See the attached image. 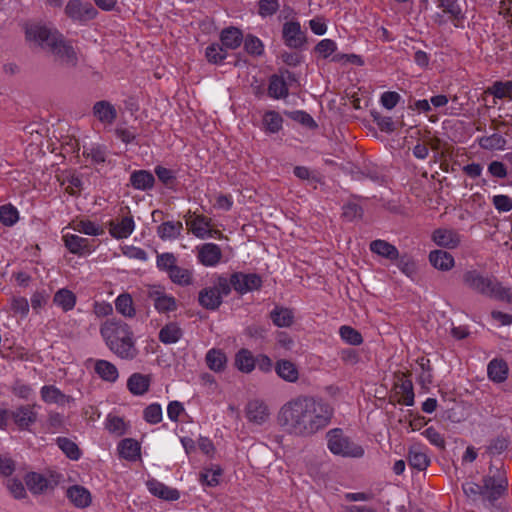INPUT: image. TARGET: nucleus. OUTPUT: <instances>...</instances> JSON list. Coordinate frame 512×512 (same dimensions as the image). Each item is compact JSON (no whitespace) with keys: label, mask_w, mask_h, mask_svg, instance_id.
Listing matches in <instances>:
<instances>
[{"label":"nucleus","mask_w":512,"mask_h":512,"mask_svg":"<svg viewBox=\"0 0 512 512\" xmlns=\"http://www.w3.org/2000/svg\"><path fill=\"white\" fill-rule=\"evenodd\" d=\"M333 416L334 408L324 399L300 395L280 408L277 421L290 435L308 438L324 430Z\"/></svg>","instance_id":"1"},{"label":"nucleus","mask_w":512,"mask_h":512,"mask_svg":"<svg viewBox=\"0 0 512 512\" xmlns=\"http://www.w3.org/2000/svg\"><path fill=\"white\" fill-rule=\"evenodd\" d=\"M25 39L31 44L48 50L54 56L55 61L62 65L75 67L78 63V55L72 42L67 40L56 28L40 23L27 24Z\"/></svg>","instance_id":"2"},{"label":"nucleus","mask_w":512,"mask_h":512,"mask_svg":"<svg viewBox=\"0 0 512 512\" xmlns=\"http://www.w3.org/2000/svg\"><path fill=\"white\" fill-rule=\"evenodd\" d=\"M100 334L109 350L120 359L133 360L138 356L134 332L130 325L122 320L105 321L100 327Z\"/></svg>","instance_id":"3"},{"label":"nucleus","mask_w":512,"mask_h":512,"mask_svg":"<svg viewBox=\"0 0 512 512\" xmlns=\"http://www.w3.org/2000/svg\"><path fill=\"white\" fill-rule=\"evenodd\" d=\"M462 281L468 289L478 294L512 303V289L503 287L495 278L484 276L475 269L465 271Z\"/></svg>","instance_id":"4"},{"label":"nucleus","mask_w":512,"mask_h":512,"mask_svg":"<svg viewBox=\"0 0 512 512\" xmlns=\"http://www.w3.org/2000/svg\"><path fill=\"white\" fill-rule=\"evenodd\" d=\"M507 479L499 476L497 479L489 477L484 480V485L480 486L473 482H467L463 485V491L472 499L480 495L488 501H495L500 498L507 490Z\"/></svg>","instance_id":"5"},{"label":"nucleus","mask_w":512,"mask_h":512,"mask_svg":"<svg viewBox=\"0 0 512 512\" xmlns=\"http://www.w3.org/2000/svg\"><path fill=\"white\" fill-rule=\"evenodd\" d=\"M60 480L61 475L52 470L30 472L25 476V484L34 495L52 491L60 483Z\"/></svg>","instance_id":"6"},{"label":"nucleus","mask_w":512,"mask_h":512,"mask_svg":"<svg viewBox=\"0 0 512 512\" xmlns=\"http://www.w3.org/2000/svg\"><path fill=\"white\" fill-rule=\"evenodd\" d=\"M146 296L160 314L172 313L178 309L177 299L173 295L168 294L162 286H148Z\"/></svg>","instance_id":"7"},{"label":"nucleus","mask_w":512,"mask_h":512,"mask_svg":"<svg viewBox=\"0 0 512 512\" xmlns=\"http://www.w3.org/2000/svg\"><path fill=\"white\" fill-rule=\"evenodd\" d=\"M62 241L70 253L78 256L89 255L98 246V241L95 239H88L71 233L63 234Z\"/></svg>","instance_id":"8"},{"label":"nucleus","mask_w":512,"mask_h":512,"mask_svg":"<svg viewBox=\"0 0 512 512\" xmlns=\"http://www.w3.org/2000/svg\"><path fill=\"white\" fill-rule=\"evenodd\" d=\"M262 284V277L256 273L234 272L232 274V287L239 294L259 290Z\"/></svg>","instance_id":"9"},{"label":"nucleus","mask_w":512,"mask_h":512,"mask_svg":"<svg viewBox=\"0 0 512 512\" xmlns=\"http://www.w3.org/2000/svg\"><path fill=\"white\" fill-rule=\"evenodd\" d=\"M97 10L89 2L81 0H69L65 7V14L74 21L84 22L92 20L97 15Z\"/></svg>","instance_id":"10"},{"label":"nucleus","mask_w":512,"mask_h":512,"mask_svg":"<svg viewBox=\"0 0 512 512\" xmlns=\"http://www.w3.org/2000/svg\"><path fill=\"white\" fill-rule=\"evenodd\" d=\"M409 376V372H402L394 385V397L396 401L405 406H412L414 404L413 384Z\"/></svg>","instance_id":"11"},{"label":"nucleus","mask_w":512,"mask_h":512,"mask_svg":"<svg viewBox=\"0 0 512 512\" xmlns=\"http://www.w3.org/2000/svg\"><path fill=\"white\" fill-rule=\"evenodd\" d=\"M245 417L253 425H263L270 417L269 407L262 400H250L245 406Z\"/></svg>","instance_id":"12"},{"label":"nucleus","mask_w":512,"mask_h":512,"mask_svg":"<svg viewBox=\"0 0 512 512\" xmlns=\"http://www.w3.org/2000/svg\"><path fill=\"white\" fill-rule=\"evenodd\" d=\"M185 218L188 231L199 239H206L209 228L213 226L212 219L203 214L191 213V211Z\"/></svg>","instance_id":"13"},{"label":"nucleus","mask_w":512,"mask_h":512,"mask_svg":"<svg viewBox=\"0 0 512 512\" xmlns=\"http://www.w3.org/2000/svg\"><path fill=\"white\" fill-rule=\"evenodd\" d=\"M11 412L12 422L20 430H28L37 421L35 405H21Z\"/></svg>","instance_id":"14"},{"label":"nucleus","mask_w":512,"mask_h":512,"mask_svg":"<svg viewBox=\"0 0 512 512\" xmlns=\"http://www.w3.org/2000/svg\"><path fill=\"white\" fill-rule=\"evenodd\" d=\"M197 259L206 267L217 266L222 259V250L215 243H205L197 247Z\"/></svg>","instance_id":"15"},{"label":"nucleus","mask_w":512,"mask_h":512,"mask_svg":"<svg viewBox=\"0 0 512 512\" xmlns=\"http://www.w3.org/2000/svg\"><path fill=\"white\" fill-rule=\"evenodd\" d=\"M431 238L436 245L447 249H454L461 242L460 234L452 228L435 229Z\"/></svg>","instance_id":"16"},{"label":"nucleus","mask_w":512,"mask_h":512,"mask_svg":"<svg viewBox=\"0 0 512 512\" xmlns=\"http://www.w3.org/2000/svg\"><path fill=\"white\" fill-rule=\"evenodd\" d=\"M135 223L131 215L122 216L111 220L108 223V230L112 237L124 239L129 237L134 231Z\"/></svg>","instance_id":"17"},{"label":"nucleus","mask_w":512,"mask_h":512,"mask_svg":"<svg viewBox=\"0 0 512 512\" xmlns=\"http://www.w3.org/2000/svg\"><path fill=\"white\" fill-rule=\"evenodd\" d=\"M40 396L46 404H56L58 406L69 405L74 402V398L63 393L55 385H44L40 389Z\"/></svg>","instance_id":"18"},{"label":"nucleus","mask_w":512,"mask_h":512,"mask_svg":"<svg viewBox=\"0 0 512 512\" xmlns=\"http://www.w3.org/2000/svg\"><path fill=\"white\" fill-rule=\"evenodd\" d=\"M66 497L76 508L84 509L91 505L92 494L82 485H72L66 490Z\"/></svg>","instance_id":"19"},{"label":"nucleus","mask_w":512,"mask_h":512,"mask_svg":"<svg viewBox=\"0 0 512 512\" xmlns=\"http://www.w3.org/2000/svg\"><path fill=\"white\" fill-rule=\"evenodd\" d=\"M146 487L153 496L164 501H177L180 498V492L176 488L167 486L157 479H149Z\"/></svg>","instance_id":"20"},{"label":"nucleus","mask_w":512,"mask_h":512,"mask_svg":"<svg viewBox=\"0 0 512 512\" xmlns=\"http://www.w3.org/2000/svg\"><path fill=\"white\" fill-rule=\"evenodd\" d=\"M284 43L291 48H299L305 42L304 33L299 22L290 21L283 25Z\"/></svg>","instance_id":"21"},{"label":"nucleus","mask_w":512,"mask_h":512,"mask_svg":"<svg viewBox=\"0 0 512 512\" xmlns=\"http://www.w3.org/2000/svg\"><path fill=\"white\" fill-rule=\"evenodd\" d=\"M68 228L88 236H101L104 234V229L100 224L85 217H75L69 222Z\"/></svg>","instance_id":"22"},{"label":"nucleus","mask_w":512,"mask_h":512,"mask_svg":"<svg viewBox=\"0 0 512 512\" xmlns=\"http://www.w3.org/2000/svg\"><path fill=\"white\" fill-rule=\"evenodd\" d=\"M93 115L104 125H112L117 118V110L109 101L101 100L94 104Z\"/></svg>","instance_id":"23"},{"label":"nucleus","mask_w":512,"mask_h":512,"mask_svg":"<svg viewBox=\"0 0 512 512\" xmlns=\"http://www.w3.org/2000/svg\"><path fill=\"white\" fill-rule=\"evenodd\" d=\"M437 7L440 8L444 14H447L449 20L455 27H460L464 20V14L457 0H437Z\"/></svg>","instance_id":"24"},{"label":"nucleus","mask_w":512,"mask_h":512,"mask_svg":"<svg viewBox=\"0 0 512 512\" xmlns=\"http://www.w3.org/2000/svg\"><path fill=\"white\" fill-rule=\"evenodd\" d=\"M151 377L141 373H133L127 380V389L135 396H142L149 391Z\"/></svg>","instance_id":"25"},{"label":"nucleus","mask_w":512,"mask_h":512,"mask_svg":"<svg viewBox=\"0 0 512 512\" xmlns=\"http://www.w3.org/2000/svg\"><path fill=\"white\" fill-rule=\"evenodd\" d=\"M223 469L217 464L205 466L199 474V481L203 486L216 487L221 483Z\"/></svg>","instance_id":"26"},{"label":"nucleus","mask_w":512,"mask_h":512,"mask_svg":"<svg viewBox=\"0 0 512 512\" xmlns=\"http://www.w3.org/2000/svg\"><path fill=\"white\" fill-rule=\"evenodd\" d=\"M183 231V224L181 221H165L161 223L156 233L158 237L163 241H171L181 236Z\"/></svg>","instance_id":"27"},{"label":"nucleus","mask_w":512,"mask_h":512,"mask_svg":"<svg viewBox=\"0 0 512 512\" xmlns=\"http://www.w3.org/2000/svg\"><path fill=\"white\" fill-rule=\"evenodd\" d=\"M509 373L508 364L503 359H493L487 367L488 378L495 383H503Z\"/></svg>","instance_id":"28"},{"label":"nucleus","mask_w":512,"mask_h":512,"mask_svg":"<svg viewBox=\"0 0 512 512\" xmlns=\"http://www.w3.org/2000/svg\"><path fill=\"white\" fill-rule=\"evenodd\" d=\"M327 448H349L353 445L350 436L341 428H333L326 433Z\"/></svg>","instance_id":"29"},{"label":"nucleus","mask_w":512,"mask_h":512,"mask_svg":"<svg viewBox=\"0 0 512 512\" xmlns=\"http://www.w3.org/2000/svg\"><path fill=\"white\" fill-rule=\"evenodd\" d=\"M429 261L434 268L442 271L451 270L455 264L453 256L444 250L431 251Z\"/></svg>","instance_id":"30"},{"label":"nucleus","mask_w":512,"mask_h":512,"mask_svg":"<svg viewBox=\"0 0 512 512\" xmlns=\"http://www.w3.org/2000/svg\"><path fill=\"white\" fill-rule=\"evenodd\" d=\"M105 428L109 433L121 437L129 432L130 422L123 417L110 413L107 415Z\"/></svg>","instance_id":"31"},{"label":"nucleus","mask_w":512,"mask_h":512,"mask_svg":"<svg viewBox=\"0 0 512 512\" xmlns=\"http://www.w3.org/2000/svg\"><path fill=\"white\" fill-rule=\"evenodd\" d=\"M198 302L205 309L216 310L221 305L222 298L216 289L206 287L199 292Z\"/></svg>","instance_id":"32"},{"label":"nucleus","mask_w":512,"mask_h":512,"mask_svg":"<svg viewBox=\"0 0 512 512\" xmlns=\"http://www.w3.org/2000/svg\"><path fill=\"white\" fill-rule=\"evenodd\" d=\"M370 250L371 252L391 261L396 260L399 256V251L394 245L381 239L372 241L370 243Z\"/></svg>","instance_id":"33"},{"label":"nucleus","mask_w":512,"mask_h":512,"mask_svg":"<svg viewBox=\"0 0 512 512\" xmlns=\"http://www.w3.org/2000/svg\"><path fill=\"white\" fill-rule=\"evenodd\" d=\"M77 297L74 292L67 288H61L54 294L53 303L60 307L64 312L74 309Z\"/></svg>","instance_id":"34"},{"label":"nucleus","mask_w":512,"mask_h":512,"mask_svg":"<svg viewBox=\"0 0 512 512\" xmlns=\"http://www.w3.org/2000/svg\"><path fill=\"white\" fill-rule=\"evenodd\" d=\"M275 371L280 378L287 382L294 383L299 378L297 367L289 360L282 359L277 361Z\"/></svg>","instance_id":"35"},{"label":"nucleus","mask_w":512,"mask_h":512,"mask_svg":"<svg viewBox=\"0 0 512 512\" xmlns=\"http://www.w3.org/2000/svg\"><path fill=\"white\" fill-rule=\"evenodd\" d=\"M131 185L138 190H149L154 186L153 174L146 170L134 171L130 176Z\"/></svg>","instance_id":"36"},{"label":"nucleus","mask_w":512,"mask_h":512,"mask_svg":"<svg viewBox=\"0 0 512 512\" xmlns=\"http://www.w3.org/2000/svg\"><path fill=\"white\" fill-rule=\"evenodd\" d=\"M255 359L251 351L242 348L235 355V366L243 373H251L256 367Z\"/></svg>","instance_id":"37"},{"label":"nucleus","mask_w":512,"mask_h":512,"mask_svg":"<svg viewBox=\"0 0 512 512\" xmlns=\"http://www.w3.org/2000/svg\"><path fill=\"white\" fill-rule=\"evenodd\" d=\"M94 369L99 377L107 382L113 383L119 377L117 367L107 360H97Z\"/></svg>","instance_id":"38"},{"label":"nucleus","mask_w":512,"mask_h":512,"mask_svg":"<svg viewBox=\"0 0 512 512\" xmlns=\"http://www.w3.org/2000/svg\"><path fill=\"white\" fill-rule=\"evenodd\" d=\"M183 335L182 329L175 322H170L159 331V340L164 344L176 343Z\"/></svg>","instance_id":"39"},{"label":"nucleus","mask_w":512,"mask_h":512,"mask_svg":"<svg viewBox=\"0 0 512 512\" xmlns=\"http://www.w3.org/2000/svg\"><path fill=\"white\" fill-rule=\"evenodd\" d=\"M220 40L225 48L236 49L241 45L243 36L238 28L230 27L221 32Z\"/></svg>","instance_id":"40"},{"label":"nucleus","mask_w":512,"mask_h":512,"mask_svg":"<svg viewBox=\"0 0 512 512\" xmlns=\"http://www.w3.org/2000/svg\"><path fill=\"white\" fill-rule=\"evenodd\" d=\"M486 92L497 99L512 101V80L495 81Z\"/></svg>","instance_id":"41"},{"label":"nucleus","mask_w":512,"mask_h":512,"mask_svg":"<svg viewBox=\"0 0 512 512\" xmlns=\"http://www.w3.org/2000/svg\"><path fill=\"white\" fill-rule=\"evenodd\" d=\"M207 366L215 371L220 372L225 369L227 363V357L225 353L220 349H210L205 357Z\"/></svg>","instance_id":"42"},{"label":"nucleus","mask_w":512,"mask_h":512,"mask_svg":"<svg viewBox=\"0 0 512 512\" xmlns=\"http://www.w3.org/2000/svg\"><path fill=\"white\" fill-rule=\"evenodd\" d=\"M115 308L118 313L124 317L133 318L136 315V309L132 296L128 293L120 294L115 300Z\"/></svg>","instance_id":"43"},{"label":"nucleus","mask_w":512,"mask_h":512,"mask_svg":"<svg viewBox=\"0 0 512 512\" xmlns=\"http://www.w3.org/2000/svg\"><path fill=\"white\" fill-rule=\"evenodd\" d=\"M270 318L278 327H289L293 323L294 315L288 308L275 307L270 313Z\"/></svg>","instance_id":"44"},{"label":"nucleus","mask_w":512,"mask_h":512,"mask_svg":"<svg viewBox=\"0 0 512 512\" xmlns=\"http://www.w3.org/2000/svg\"><path fill=\"white\" fill-rule=\"evenodd\" d=\"M268 94L275 99L285 98L288 96V86L285 80L277 75L270 78L268 86Z\"/></svg>","instance_id":"45"},{"label":"nucleus","mask_w":512,"mask_h":512,"mask_svg":"<svg viewBox=\"0 0 512 512\" xmlns=\"http://www.w3.org/2000/svg\"><path fill=\"white\" fill-rule=\"evenodd\" d=\"M168 275L173 283L180 286H188L193 283V273L187 268L176 266Z\"/></svg>","instance_id":"46"},{"label":"nucleus","mask_w":512,"mask_h":512,"mask_svg":"<svg viewBox=\"0 0 512 512\" xmlns=\"http://www.w3.org/2000/svg\"><path fill=\"white\" fill-rule=\"evenodd\" d=\"M478 144L481 148L487 150H502L505 148L506 140L498 133L490 136H483L478 139Z\"/></svg>","instance_id":"47"},{"label":"nucleus","mask_w":512,"mask_h":512,"mask_svg":"<svg viewBox=\"0 0 512 512\" xmlns=\"http://www.w3.org/2000/svg\"><path fill=\"white\" fill-rule=\"evenodd\" d=\"M408 463L411 468L423 471L429 466L430 458L423 450H410Z\"/></svg>","instance_id":"48"},{"label":"nucleus","mask_w":512,"mask_h":512,"mask_svg":"<svg viewBox=\"0 0 512 512\" xmlns=\"http://www.w3.org/2000/svg\"><path fill=\"white\" fill-rule=\"evenodd\" d=\"M339 335L343 341L350 345L358 346L363 343V337L361 333L351 326H341L339 329Z\"/></svg>","instance_id":"49"},{"label":"nucleus","mask_w":512,"mask_h":512,"mask_svg":"<svg viewBox=\"0 0 512 512\" xmlns=\"http://www.w3.org/2000/svg\"><path fill=\"white\" fill-rule=\"evenodd\" d=\"M417 364L421 368V373L419 375V383L422 386L430 385L433 382V375H432V366L430 359H428L425 356L419 357L417 359Z\"/></svg>","instance_id":"50"},{"label":"nucleus","mask_w":512,"mask_h":512,"mask_svg":"<svg viewBox=\"0 0 512 512\" xmlns=\"http://www.w3.org/2000/svg\"><path fill=\"white\" fill-rule=\"evenodd\" d=\"M19 219L18 210L11 204L0 206V222L5 226H13Z\"/></svg>","instance_id":"51"},{"label":"nucleus","mask_w":512,"mask_h":512,"mask_svg":"<svg viewBox=\"0 0 512 512\" xmlns=\"http://www.w3.org/2000/svg\"><path fill=\"white\" fill-rule=\"evenodd\" d=\"M162 418V408L158 403H152L143 410V419L149 424H158L162 421Z\"/></svg>","instance_id":"52"},{"label":"nucleus","mask_w":512,"mask_h":512,"mask_svg":"<svg viewBox=\"0 0 512 512\" xmlns=\"http://www.w3.org/2000/svg\"><path fill=\"white\" fill-rule=\"evenodd\" d=\"M283 119L279 113L270 111L265 113L263 124L265 129L270 133H276L282 128Z\"/></svg>","instance_id":"53"},{"label":"nucleus","mask_w":512,"mask_h":512,"mask_svg":"<svg viewBox=\"0 0 512 512\" xmlns=\"http://www.w3.org/2000/svg\"><path fill=\"white\" fill-rule=\"evenodd\" d=\"M208 62L219 64L226 58V52L219 44H211L206 48L205 52Z\"/></svg>","instance_id":"54"},{"label":"nucleus","mask_w":512,"mask_h":512,"mask_svg":"<svg viewBox=\"0 0 512 512\" xmlns=\"http://www.w3.org/2000/svg\"><path fill=\"white\" fill-rule=\"evenodd\" d=\"M177 259L173 253H162L157 255V267L160 270L166 271L168 274L173 270L176 265Z\"/></svg>","instance_id":"55"},{"label":"nucleus","mask_w":512,"mask_h":512,"mask_svg":"<svg viewBox=\"0 0 512 512\" xmlns=\"http://www.w3.org/2000/svg\"><path fill=\"white\" fill-rule=\"evenodd\" d=\"M155 174L157 175L158 179L167 187H171L175 180L176 176L175 173L168 168H165L163 166H156L155 167Z\"/></svg>","instance_id":"56"},{"label":"nucleus","mask_w":512,"mask_h":512,"mask_svg":"<svg viewBox=\"0 0 512 512\" xmlns=\"http://www.w3.org/2000/svg\"><path fill=\"white\" fill-rule=\"evenodd\" d=\"M337 48L336 43L331 39H323L315 46V52L318 53L321 57L327 58L333 52H335Z\"/></svg>","instance_id":"57"},{"label":"nucleus","mask_w":512,"mask_h":512,"mask_svg":"<svg viewBox=\"0 0 512 512\" xmlns=\"http://www.w3.org/2000/svg\"><path fill=\"white\" fill-rule=\"evenodd\" d=\"M212 288L216 289L219 292L221 298L223 296L229 295L231 289L233 288L232 275L230 276L229 279L226 278L225 276H218Z\"/></svg>","instance_id":"58"},{"label":"nucleus","mask_w":512,"mask_h":512,"mask_svg":"<svg viewBox=\"0 0 512 512\" xmlns=\"http://www.w3.org/2000/svg\"><path fill=\"white\" fill-rule=\"evenodd\" d=\"M279 9L278 0H260L259 1V14L262 17L271 16Z\"/></svg>","instance_id":"59"},{"label":"nucleus","mask_w":512,"mask_h":512,"mask_svg":"<svg viewBox=\"0 0 512 512\" xmlns=\"http://www.w3.org/2000/svg\"><path fill=\"white\" fill-rule=\"evenodd\" d=\"M373 120L376 122L379 129L383 132H393L395 130V125L391 117L382 116L379 113H372Z\"/></svg>","instance_id":"60"},{"label":"nucleus","mask_w":512,"mask_h":512,"mask_svg":"<svg viewBox=\"0 0 512 512\" xmlns=\"http://www.w3.org/2000/svg\"><path fill=\"white\" fill-rule=\"evenodd\" d=\"M245 50L253 55H260L263 52V44L259 38L255 36H247L244 41Z\"/></svg>","instance_id":"61"},{"label":"nucleus","mask_w":512,"mask_h":512,"mask_svg":"<svg viewBox=\"0 0 512 512\" xmlns=\"http://www.w3.org/2000/svg\"><path fill=\"white\" fill-rule=\"evenodd\" d=\"M49 300V295L46 291H36L31 297V306L33 311L38 313L44 308Z\"/></svg>","instance_id":"62"},{"label":"nucleus","mask_w":512,"mask_h":512,"mask_svg":"<svg viewBox=\"0 0 512 512\" xmlns=\"http://www.w3.org/2000/svg\"><path fill=\"white\" fill-rule=\"evenodd\" d=\"M492 203L499 212H508L512 210V198L507 195H495L492 198Z\"/></svg>","instance_id":"63"},{"label":"nucleus","mask_w":512,"mask_h":512,"mask_svg":"<svg viewBox=\"0 0 512 512\" xmlns=\"http://www.w3.org/2000/svg\"><path fill=\"white\" fill-rule=\"evenodd\" d=\"M11 309L15 314L26 316L29 312V303L25 297H13L11 300Z\"/></svg>","instance_id":"64"}]
</instances>
